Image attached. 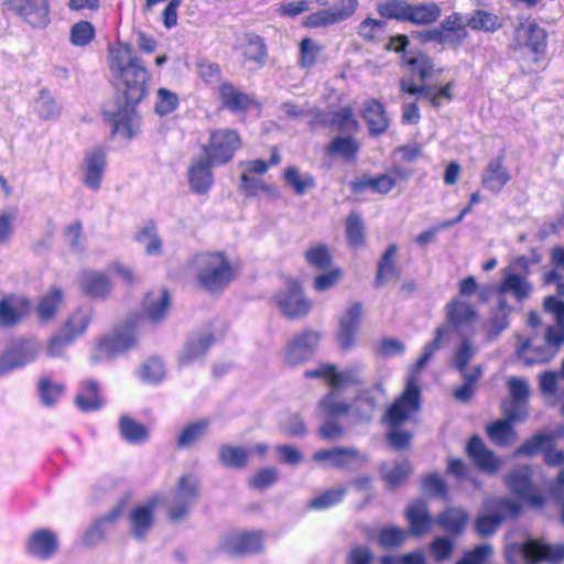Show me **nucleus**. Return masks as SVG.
<instances>
[{
    "label": "nucleus",
    "instance_id": "4d7b16f0",
    "mask_svg": "<svg viewBox=\"0 0 564 564\" xmlns=\"http://www.w3.org/2000/svg\"><path fill=\"white\" fill-rule=\"evenodd\" d=\"M346 236L348 243L352 247H359L365 241V224L360 214L351 212L346 219Z\"/></svg>",
    "mask_w": 564,
    "mask_h": 564
},
{
    "label": "nucleus",
    "instance_id": "ea45409f",
    "mask_svg": "<svg viewBox=\"0 0 564 564\" xmlns=\"http://www.w3.org/2000/svg\"><path fill=\"white\" fill-rule=\"evenodd\" d=\"M75 404L83 412L97 411L102 406V399L99 394V384L95 380L83 382L80 392L75 397Z\"/></svg>",
    "mask_w": 564,
    "mask_h": 564
},
{
    "label": "nucleus",
    "instance_id": "c03bdc74",
    "mask_svg": "<svg viewBox=\"0 0 564 564\" xmlns=\"http://www.w3.org/2000/svg\"><path fill=\"white\" fill-rule=\"evenodd\" d=\"M64 293L61 288L52 286L39 301L36 312L41 321L53 319L63 302Z\"/></svg>",
    "mask_w": 564,
    "mask_h": 564
},
{
    "label": "nucleus",
    "instance_id": "5701e85b",
    "mask_svg": "<svg viewBox=\"0 0 564 564\" xmlns=\"http://www.w3.org/2000/svg\"><path fill=\"white\" fill-rule=\"evenodd\" d=\"M82 293L93 300H106L112 291L108 276L98 271H85L79 280Z\"/></svg>",
    "mask_w": 564,
    "mask_h": 564
},
{
    "label": "nucleus",
    "instance_id": "bf43d9fd",
    "mask_svg": "<svg viewBox=\"0 0 564 564\" xmlns=\"http://www.w3.org/2000/svg\"><path fill=\"white\" fill-rule=\"evenodd\" d=\"M387 23L382 20L367 18L358 26V35L366 42H379L386 33Z\"/></svg>",
    "mask_w": 564,
    "mask_h": 564
},
{
    "label": "nucleus",
    "instance_id": "9b49d317",
    "mask_svg": "<svg viewBox=\"0 0 564 564\" xmlns=\"http://www.w3.org/2000/svg\"><path fill=\"white\" fill-rule=\"evenodd\" d=\"M3 9L32 28L43 29L50 23L48 0H6Z\"/></svg>",
    "mask_w": 564,
    "mask_h": 564
},
{
    "label": "nucleus",
    "instance_id": "f3484780",
    "mask_svg": "<svg viewBox=\"0 0 564 564\" xmlns=\"http://www.w3.org/2000/svg\"><path fill=\"white\" fill-rule=\"evenodd\" d=\"M357 8V0H341L330 8L308 14L306 17V25L310 28H323L339 23L351 17Z\"/></svg>",
    "mask_w": 564,
    "mask_h": 564
},
{
    "label": "nucleus",
    "instance_id": "e433bc0d",
    "mask_svg": "<svg viewBox=\"0 0 564 564\" xmlns=\"http://www.w3.org/2000/svg\"><path fill=\"white\" fill-rule=\"evenodd\" d=\"M252 451L239 445L224 444L218 451L219 463L234 469H242L247 466Z\"/></svg>",
    "mask_w": 564,
    "mask_h": 564
},
{
    "label": "nucleus",
    "instance_id": "412c9836",
    "mask_svg": "<svg viewBox=\"0 0 564 564\" xmlns=\"http://www.w3.org/2000/svg\"><path fill=\"white\" fill-rule=\"evenodd\" d=\"M275 300L282 313L289 318L306 315L311 308L310 302L295 282L290 285L288 291L279 293Z\"/></svg>",
    "mask_w": 564,
    "mask_h": 564
},
{
    "label": "nucleus",
    "instance_id": "c756f323",
    "mask_svg": "<svg viewBox=\"0 0 564 564\" xmlns=\"http://www.w3.org/2000/svg\"><path fill=\"white\" fill-rule=\"evenodd\" d=\"M215 339L212 334H199L191 336L178 357L181 366H187L195 360L204 357L209 347L214 344Z\"/></svg>",
    "mask_w": 564,
    "mask_h": 564
},
{
    "label": "nucleus",
    "instance_id": "5fc2aeb1",
    "mask_svg": "<svg viewBox=\"0 0 564 564\" xmlns=\"http://www.w3.org/2000/svg\"><path fill=\"white\" fill-rule=\"evenodd\" d=\"M410 4L406 0H389L377 6L378 13L387 19L406 21Z\"/></svg>",
    "mask_w": 564,
    "mask_h": 564
},
{
    "label": "nucleus",
    "instance_id": "37998d69",
    "mask_svg": "<svg viewBox=\"0 0 564 564\" xmlns=\"http://www.w3.org/2000/svg\"><path fill=\"white\" fill-rule=\"evenodd\" d=\"M530 284L525 279L514 272L511 268L506 270L505 279L498 288V295L501 297L507 293H512L517 300H522L529 295Z\"/></svg>",
    "mask_w": 564,
    "mask_h": 564
},
{
    "label": "nucleus",
    "instance_id": "680f3d73",
    "mask_svg": "<svg viewBox=\"0 0 564 564\" xmlns=\"http://www.w3.org/2000/svg\"><path fill=\"white\" fill-rule=\"evenodd\" d=\"M65 387L63 383L53 382L47 377H42L39 381V393L43 404L51 406L63 394Z\"/></svg>",
    "mask_w": 564,
    "mask_h": 564
},
{
    "label": "nucleus",
    "instance_id": "69168bd1",
    "mask_svg": "<svg viewBox=\"0 0 564 564\" xmlns=\"http://www.w3.org/2000/svg\"><path fill=\"white\" fill-rule=\"evenodd\" d=\"M347 564H397V560L394 556H383L376 561L368 549L356 547L349 552Z\"/></svg>",
    "mask_w": 564,
    "mask_h": 564
},
{
    "label": "nucleus",
    "instance_id": "39448f33",
    "mask_svg": "<svg viewBox=\"0 0 564 564\" xmlns=\"http://www.w3.org/2000/svg\"><path fill=\"white\" fill-rule=\"evenodd\" d=\"M143 322L142 317L131 316L123 325L117 327L106 337L98 340L90 359L98 364L104 359L116 358L133 348L138 341V333Z\"/></svg>",
    "mask_w": 564,
    "mask_h": 564
},
{
    "label": "nucleus",
    "instance_id": "ddd939ff",
    "mask_svg": "<svg viewBox=\"0 0 564 564\" xmlns=\"http://www.w3.org/2000/svg\"><path fill=\"white\" fill-rule=\"evenodd\" d=\"M239 147L238 133L231 129H221L212 133L205 152L210 164L220 165L230 161Z\"/></svg>",
    "mask_w": 564,
    "mask_h": 564
},
{
    "label": "nucleus",
    "instance_id": "b1692460",
    "mask_svg": "<svg viewBox=\"0 0 564 564\" xmlns=\"http://www.w3.org/2000/svg\"><path fill=\"white\" fill-rule=\"evenodd\" d=\"M106 167V153L102 149L95 148L88 151L84 160L83 182L89 188L97 191L101 185Z\"/></svg>",
    "mask_w": 564,
    "mask_h": 564
},
{
    "label": "nucleus",
    "instance_id": "0eeeda50",
    "mask_svg": "<svg viewBox=\"0 0 564 564\" xmlns=\"http://www.w3.org/2000/svg\"><path fill=\"white\" fill-rule=\"evenodd\" d=\"M199 481L193 475L182 476L172 492L166 499L169 519L173 522L184 520L198 497Z\"/></svg>",
    "mask_w": 564,
    "mask_h": 564
},
{
    "label": "nucleus",
    "instance_id": "13d9d810",
    "mask_svg": "<svg viewBox=\"0 0 564 564\" xmlns=\"http://www.w3.org/2000/svg\"><path fill=\"white\" fill-rule=\"evenodd\" d=\"M359 383H361V367L358 365L348 367L343 371H336L335 369L329 378V386L334 390H338L347 384Z\"/></svg>",
    "mask_w": 564,
    "mask_h": 564
},
{
    "label": "nucleus",
    "instance_id": "20e7f679",
    "mask_svg": "<svg viewBox=\"0 0 564 564\" xmlns=\"http://www.w3.org/2000/svg\"><path fill=\"white\" fill-rule=\"evenodd\" d=\"M191 268L200 286L210 292L223 290L234 276V270L221 252H203L191 261Z\"/></svg>",
    "mask_w": 564,
    "mask_h": 564
},
{
    "label": "nucleus",
    "instance_id": "f8f14e48",
    "mask_svg": "<svg viewBox=\"0 0 564 564\" xmlns=\"http://www.w3.org/2000/svg\"><path fill=\"white\" fill-rule=\"evenodd\" d=\"M561 436H564V425L552 434L534 435L518 448L517 454L531 456L542 452L544 454V462L549 466H560L564 463V451L554 448L553 444Z\"/></svg>",
    "mask_w": 564,
    "mask_h": 564
},
{
    "label": "nucleus",
    "instance_id": "c85d7f7f",
    "mask_svg": "<svg viewBox=\"0 0 564 564\" xmlns=\"http://www.w3.org/2000/svg\"><path fill=\"white\" fill-rule=\"evenodd\" d=\"M505 156L498 155L488 162L482 174L484 187L498 193L511 180L509 170L503 164Z\"/></svg>",
    "mask_w": 564,
    "mask_h": 564
},
{
    "label": "nucleus",
    "instance_id": "49530a36",
    "mask_svg": "<svg viewBox=\"0 0 564 564\" xmlns=\"http://www.w3.org/2000/svg\"><path fill=\"white\" fill-rule=\"evenodd\" d=\"M441 8L434 3L410 4L408 22L413 24H430L441 17Z\"/></svg>",
    "mask_w": 564,
    "mask_h": 564
},
{
    "label": "nucleus",
    "instance_id": "de8ad7c7",
    "mask_svg": "<svg viewBox=\"0 0 564 564\" xmlns=\"http://www.w3.org/2000/svg\"><path fill=\"white\" fill-rule=\"evenodd\" d=\"M93 315V308L80 307L68 317L62 329L67 334L73 335V338L76 339L77 336L85 333L91 322Z\"/></svg>",
    "mask_w": 564,
    "mask_h": 564
},
{
    "label": "nucleus",
    "instance_id": "aec40b11",
    "mask_svg": "<svg viewBox=\"0 0 564 564\" xmlns=\"http://www.w3.org/2000/svg\"><path fill=\"white\" fill-rule=\"evenodd\" d=\"M312 460L329 468L348 469L358 464L359 452L350 447L321 449L314 453Z\"/></svg>",
    "mask_w": 564,
    "mask_h": 564
},
{
    "label": "nucleus",
    "instance_id": "2f4dec72",
    "mask_svg": "<svg viewBox=\"0 0 564 564\" xmlns=\"http://www.w3.org/2000/svg\"><path fill=\"white\" fill-rule=\"evenodd\" d=\"M406 65L412 75L419 77L420 85H430L429 83L436 80L442 73V68H436L432 58L423 53L409 57Z\"/></svg>",
    "mask_w": 564,
    "mask_h": 564
},
{
    "label": "nucleus",
    "instance_id": "f704fd0d",
    "mask_svg": "<svg viewBox=\"0 0 564 564\" xmlns=\"http://www.w3.org/2000/svg\"><path fill=\"white\" fill-rule=\"evenodd\" d=\"M361 116L373 135L383 133L389 126L383 105L376 99L367 100L364 105Z\"/></svg>",
    "mask_w": 564,
    "mask_h": 564
},
{
    "label": "nucleus",
    "instance_id": "6e6d98bb",
    "mask_svg": "<svg viewBox=\"0 0 564 564\" xmlns=\"http://www.w3.org/2000/svg\"><path fill=\"white\" fill-rule=\"evenodd\" d=\"M220 96L223 104L231 110L246 109L250 105V98L248 95L237 90L230 84H224L220 87Z\"/></svg>",
    "mask_w": 564,
    "mask_h": 564
},
{
    "label": "nucleus",
    "instance_id": "c9c22d12",
    "mask_svg": "<svg viewBox=\"0 0 564 564\" xmlns=\"http://www.w3.org/2000/svg\"><path fill=\"white\" fill-rule=\"evenodd\" d=\"M209 421L202 419L184 425L176 435L175 445L178 449L193 448L207 433Z\"/></svg>",
    "mask_w": 564,
    "mask_h": 564
},
{
    "label": "nucleus",
    "instance_id": "cd10ccee",
    "mask_svg": "<svg viewBox=\"0 0 564 564\" xmlns=\"http://www.w3.org/2000/svg\"><path fill=\"white\" fill-rule=\"evenodd\" d=\"M58 541L54 532L40 529L33 532L28 541L26 551L41 558L51 557L57 550Z\"/></svg>",
    "mask_w": 564,
    "mask_h": 564
},
{
    "label": "nucleus",
    "instance_id": "423d86ee",
    "mask_svg": "<svg viewBox=\"0 0 564 564\" xmlns=\"http://www.w3.org/2000/svg\"><path fill=\"white\" fill-rule=\"evenodd\" d=\"M506 558L510 564L557 563L564 560V544L553 545L539 540L514 543L506 547Z\"/></svg>",
    "mask_w": 564,
    "mask_h": 564
},
{
    "label": "nucleus",
    "instance_id": "dca6fc26",
    "mask_svg": "<svg viewBox=\"0 0 564 564\" xmlns=\"http://www.w3.org/2000/svg\"><path fill=\"white\" fill-rule=\"evenodd\" d=\"M514 45L518 48H528L534 54V61H538L546 47V32L534 21L521 22L514 32Z\"/></svg>",
    "mask_w": 564,
    "mask_h": 564
},
{
    "label": "nucleus",
    "instance_id": "603ef678",
    "mask_svg": "<svg viewBox=\"0 0 564 564\" xmlns=\"http://www.w3.org/2000/svg\"><path fill=\"white\" fill-rule=\"evenodd\" d=\"M411 466L404 460L395 464H383L381 466V475L389 489L395 488L410 474Z\"/></svg>",
    "mask_w": 564,
    "mask_h": 564
},
{
    "label": "nucleus",
    "instance_id": "a19ab883",
    "mask_svg": "<svg viewBox=\"0 0 564 564\" xmlns=\"http://www.w3.org/2000/svg\"><path fill=\"white\" fill-rule=\"evenodd\" d=\"M350 412V404L338 399L337 390L332 389L317 403L316 413L319 417H334L346 415Z\"/></svg>",
    "mask_w": 564,
    "mask_h": 564
},
{
    "label": "nucleus",
    "instance_id": "0e129e2a",
    "mask_svg": "<svg viewBox=\"0 0 564 564\" xmlns=\"http://www.w3.org/2000/svg\"><path fill=\"white\" fill-rule=\"evenodd\" d=\"M330 123L336 127L339 132H355L359 129V123L354 116L350 107H344L333 113Z\"/></svg>",
    "mask_w": 564,
    "mask_h": 564
},
{
    "label": "nucleus",
    "instance_id": "473e14b6",
    "mask_svg": "<svg viewBox=\"0 0 564 564\" xmlns=\"http://www.w3.org/2000/svg\"><path fill=\"white\" fill-rule=\"evenodd\" d=\"M467 452L471 460L481 470L494 473L498 469V458L485 446L484 442L479 437H471L467 446Z\"/></svg>",
    "mask_w": 564,
    "mask_h": 564
},
{
    "label": "nucleus",
    "instance_id": "6ab92c4d",
    "mask_svg": "<svg viewBox=\"0 0 564 564\" xmlns=\"http://www.w3.org/2000/svg\"><path fill=\"white\" fill-rule=\"evenodd\" d=\"M455 87L454 82H449L444 87L436 89L432 85H415L412 79L402 78L400 80V90L410 95H417L420 99H426L430 104L437 108L444 101L453 99L452 90Z\"/></svg>",
    "mask_w": 564,
    "mask_h": 564
},
{
    "label": "nucleus",
    "instance_id": "338daca9",
    "mask_svg": "<svg viewBox=\"0 0 564 564\" xmlns=\"http://www.w3.org/2000/svg\"><path fill=\"white\" fill-rule=\"evenodd\" d=\"M36 110L42 119L50 120L59 115L61 108L47 90H42L36 99Z\"/></svg>",
    "mask_w": 564,
    "mask_h": 564
},
{
    "label": "nucleus",
    "instance_id": "4be33fe9",
    "mask_svg": "<svg viewBox=\"0 0 564 564\" xmlns=\"http://www.w3.org/2000/svg\"><path fill=\"white\" fill-rule=\"evenodd\" d=\"M361 315L362 305L355 302L340 317L337 340L343 349H349L354 345Z\"/></svg>",
    "mask_w": 564,
    "mask_h": 564
},
{
    "label": "nucleus",
    "instance_id": "58836bf2",
    "mask_svg": "<svg viewBox=\"0 0 564 564\" xmlns=\"http://www.w3.org/2000/svg\"><path fill=\"white\" fill-rule=\"evenodd\" d=\"M395 186V180L382 174L378 177L362 176L350 183V189L354 194H361L367 189H371L379 194H387Z\"/></svg>",
    "mask_w": 564,
    "mask_h": 564
},
{
    "label": "nucleus",
    "instance_id": "3c124183",
    "mask_svg": "<svg viewBox=\"0 0 564 564\" xmlns=\"http://www.w3.org/2000/svg\"><path fill=\"white\" fill-rule=\"evenodd\" d=\"M358 149V142L351 137H336L328 143L326 152L332 156H340L346 161H351L355 159Z\"/></svg>",
    "mask_w": 564,
    "mask_h": 564
},
{
    "label": "nucleus",
    "instance_id": "2eb2a0df",
    "mask_svg": "<svg viewBox=\"0 0 564 564\" xmlns=\"http://www.w3.org/2000/svg\"><path fill=\"white\" fill-rule=\"evenodd\" d=\"M474 354V346L468 340L460 338V402L468 401L474 395L482 376L480 366L465 367Z\"/></svg>",
    "mask_w": 564,
    "mask_h": 564
},
{
    "label": "nucleus",
    "instance_id": "a211bd4d",
    "mask_svg": "<svg viewBox=\"0 0 564 564\" xmlns=\"http://www.w3.org/2000/svg\"><path fill=\"white\" fill-rule=\"evenodd\" d=\"M531 474L532 470L528 466L516 469L508 476L507 484L520 499L534 508H539L543 505L544 498L533 488Z\"/></svg>",
    "mask_w": 564,
    "mask_h": 564
},
{
    "label": "nucleus",
    "instance_id": "a18cd8bd",
    "mask_svg": "<svg viewBox=\"0 0 564 564\" xmlns=\"http://www.w3.org/2000/svg\"><path fill=\"white\" fill-rule=\"evenodd\" d=\"M119 432L122 438L130 444H140L149 438L148 429L128 415L120 417Z\"/></svg>",
    "mask_w": 564,
    "mask_h": 564
},
{
    "label": "nucleus",
    "instance_id": "79ce46f5",
    "mask_svg": "<svg viewBox=\"0 0 564 564\" xmlns=\"http://www.w3.org/2000/svg\"><path fill=\"white\" fill-rule=\"evenodd\" d=\"M377 409V401L369 391L361 392L350 404V414L355 423L370 422Z\"/></svg>",
    "mask_w": 564,
    "mask_h": 564
},
{
    "label": "nucleus",
    "instance_id": "bb28decb",
    "mask_svg": "<svg viewBox=\"0 0 564 564\" xmlns=\"http://www.w3.org/2000/svg\"><path fill=\"white\" fill-rule=\"evenodd\" d=\"M224 549L231 555H245L257 553L262 549V539L259 533L229 534Z\"/></svg>",
    "mask_w": 564,
    "mask_h": 564
},
{
    "label": "nucleus",
    "instance_id": "4c0bfd02",
    "mask_svg": "<svg viewBox=\"0 0 564 564\" xmlns=\"http://www.w3.org/2000/svg\"><path fill=\"white\" fill-rule=\"evenodd\" d=\"M406 519L413 535L427 532L432 524L426 503L422 500H416L408 507Z\"/></svg>",
    "mask_w": 564,
    "mask_h": 564
},
{
    "label": "nucleus",
    "instance_id": "864d4df0",
    "mask_svg": "<svg viewBox=\"0 0 564 564\" xmlns=\"http://www.w3.org/2000/svg\"><path fill=\"white\" fill-rule=\"evenodd\" d=\"M490 440L500 446H506L516 440V432L512 424L507 420H499L487 427Z\"/></svg>",
    "mask_w": 564,
    "mask_h": 564
},
{
    "label": "nucleus",
    "instance_id": "1a4fd4ad",
    "mask_svg": "<svg viewBox=\"0 0 564 564\" xmlns=\"http://www.w3.org/2000/svg\"><path fill=\"white\" fill-rule=\"evenodd\" d=\"M41 351V344L33 338L11 340L0 355V377L32 362Z\"/></svg>",
    "mask_w": 564,
    "mask_h": 564
},
{
    "label": "nucleus",
    "instance_id": "6e6552de",
    "mask_svg": "<svg viewBox=\"0 0 564 564\" xmlns=\"http://www.w3.org/2000/svg\"><path fill=\"white\" fill-rule=\"evenodd\" d=\"M458 334V300L452 299L446 307V319L435 330L434 339L423 348L422 356L417 359V370L426 366L433 354L441 348L447 347Z\"/></svg>",
    "mask_w": 564,
    "mask_h": 564
},
{
    "label": "nucleus",
    "instance_id": "774afa93",
    "mask_svg": "<svg viewBox=\"0 0 564 564\" xmlns=\"http://www.w3.org/2000/svg\"><path fill=\"white\" fill-rule=\"evenodd\" d=\"M305 259L312 267L318 270L328 269L332 263L330 252L325 245L310 248L305 252Z\"/></svg>",
    "mask_w": 564,
    "mask_h": 564
},
{
    "label": "nucleus",
    "instance_id": "4468645a",
    "mask_svg": "<svg viewBox=\"0 0 564 564\" xmlns=\"http://www.w3.org/2000/svg\"><path fill=\"white\" fill-rule=\"evenodd\" d=\"M321 334L315 330H304L295 336L286 346L284 362L289 366H299L310 360L316 351Z\"/></svg>",
    "mask_w": 564,
    "mask_h": 564
},
{
    "label": "nucleus",
    "instance_id": "7c9ffc66",
    "mask_svg": "<svg viewBox=\"0 0 564 564\" xmlns=\"http://www.w3.org/2000/svg\"><path fill=\"white\" fill-rule=\"evenodd\" d=\"M156 501L150 505L139 506L130 513V531L139 541L143 540L154 523L153 508Z\"/></svg>",
    "mask_w": 564,
    "mask_h": 564
},
{
    "label": "nucleus",
    "instance_id": "f03ea898",
    "mask_svg": "<svg viewBox=\"0 0 564 564\" xmlns=\"http://www.w3.org/2000/svg\"><path fill=\"white\" fill-rule=\"evenodd\" d=\"M544 308L554 314L556 325L547 328L543 343L531 338L518 347L517 356L527 366L550 361L564 343V302L556 296H549L544 301Z\"/></svg>",
    "mask_w": 564,
    "mask_h": 564
},
{
    "label": "nucleus",
    "instance_id": "8fccbe9b",
    "mask_svg": "<svg viewBox=\"0 0 564 564\" xmlns=\"http://www.w3.org/2000/svg\"><path fill=\"white\" fill-rule=\"evenodd\" d=\"M284 181L297 195H304L315 187V180L308 173H301L296 166H289L284 171Z\"/></svg>",
    "mask_w": 564,
    "mask_h": 564
},
{
    "label": "nucleus",
    "instance_id": "e2e57ef3",
    "mask_svg": "<svg viewBox=\"0 0 564 564\" xmlns=\"http://www.w3.org/2000/svg\"><path fill=\"white\" fill-rule=\"evenodd\" d=\"M322 52V46L314 40L305 37L300 43V58L299 65L303 68L313 67Z\"/></svg>",
    "mask_w": 564,
    "mask_h": 564
},
{
    "label": "nucleus",
    "instance_id": "a878e982",
    "mask_svg": "<svg viewBox=\"0 0 564 564\" xmlns=\"http://www.w3.org/2000/svg\"><path fill=\"white\" fill-rule=\"evenodd\" d=\"M171 299L166 290L149 292L143 300V315L149 322L156 324L167 314Z\"/></svg>",
    "mask_w": 564,
    "mask_h": 564
},
{
    "label": "nucleus",
    "instance_id": "9d476101",
    "mask_svg": "<svg viewBox=\"0 0 564 564\" xmlns=\"http://www.w3.org/2000/svg\"><path fill=\"white\" fill-rule=\"evenodd\" d=\"M519 511V505L508 498H489L476 521V530L480 535L492 534L506 517H514Z\"/></svg>",
    "mask_w": 564,
    "mask_h": 564
},
{
    "label": "nucleus",
    "instance_id": "09e8293b",
    "mask_svg": "<svg viewBox=\"0 0 564 564\" xmlns=\"http://www.w3.org/2000/svg\"><path fill=\"white\" fill-rule=\"evenodd\" d=\"M135 240L144 247L148 256H158L162 251V240L153 223L145 224L137 234Z\"/></svg>",
    "mask_w": 564,
    "mask_h": 564
},
{
    "label": "nucleus",
    "instance_id": "393cba45",
    "mask_svg": "<svg viewBox=\"0 0 564 564\" xmlns=\"http://www.w3.org/2000/svg\"><path fill=\"white\" fill-rule=\"evenodd\" d=\"M242 64L249 69L262 68L268 59V50L264 41L257 34H247L241 45Z\"/></svg>",
    "mask_w": 564,
    "mask_h": 564
},
{
    "label": "nucleus",
    "instance_id": "052dcab7",
    "mask_svg": "<svg viewBox=\"0 0 564 564\" xmlns=\"http://www.w3.org/2000/svg\"><path fill=\"white\" fill-rule=\"evenodd\" d=\"M509 311L510 307L507 305L506 301L499 299L498 310L494 313L489 322L486 324L489 337L498 336L503 329L508 327Z\"/></svg>",
    "mask_w": 564,
    "mask_h": 564
},
{
    "label": "nucleus",
    "instance_id": "72a5a7b5",
    "mask_svg": "<svg viewBox=\"0 0 564 564\" xmlns=\"http://www.w3.org/2000/svg\"><path fill=\"white\" fill-rule=\"evenodd\" d=\"M210 165L208 160H199L189 166L188 183L194 193L202 195L210 189L214 181Z\"/></svg>",
    "mask_w": 564,
    "mask_h": 564
},
{
    "label": "nucleus",
    "instance_id": "7ed1b4c3",
    "mask_svg": "<svg viewBox=\"0 0 564 564\" xmlns=\"http://www.w3.org/2000/svg\"><path fill=\"white\" fill-rule=\"evenodd\" d=\"M421 409V388L414 378H409L399 399L388 409L386 420L389 424L387 438L390 445L402 451L409 447L412 434L401 426L412 414Z\"/></svg>",
    "mask_w": 564,
    "mask_h": 564
},
{
    "label": "nucleus",
    "instance_id": "f257e3e1",
    "mask_svg": "<svg viewBox=\"0 0 564 564\" xmlns=\"http://www.w3.org/2000/svg\"><path fill=\"white\" fill-rule=\"evenodd\" d=\"M109 67L121 86L113 100L104 107L102 113L112 127V134L131 139L140 128L135 107L147 96L149 73L129 44L110 51Z\"/></svg>",
    "mask_w": 564,
    "mask_h": 564
}]
</instances>
